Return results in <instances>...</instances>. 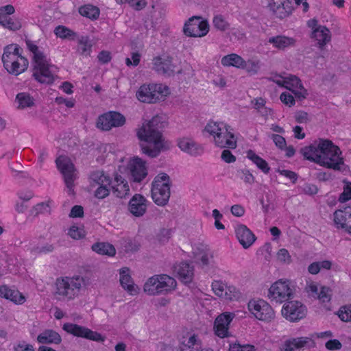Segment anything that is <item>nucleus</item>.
Here are the masks:
<instances>
[{"mask_svg":"<svg viewBox=\"0 0 351 351\" xmlns=\"http://www.w3.org/2000/svg\"><path fill=\"white\" fill-rule=\"evenodd\" d=\"M300 153L306 160L324 167L339 171H343L346 169L341 149L330 140L319 138L301 148Z\"/></svg>","mask_w":351,"mask_h":351,"instance_id":"nucleus-1","label":"nucleus"},{"mask_svg":"<svg viewBox=\"0 0 351 351\" xmlns=\"http://www.w3.org/2000/svg\"><path fill=\"white\" fill-rule=\"evenodd\" d=\"M156 118L145 121L137 130L142 152L151 158L157 157L165 148V140L157 128Z\"/></svg>","mask_w":351,"mask_h":351,"instance_id":"nucleus-2","label":"nucleus"},{"mask_svg":"<svg viewBox=\"0 0 351 351\" xmlns=\"http://www.w3.org/2000/svg\"><path fill=\"white\" fill-rule=\"evenodd\" d=\"M25 43L28 50L32 54L33 77L41 84L53 83L54 75L51 70L53 66L46 54L34 41L27 40Z\"/></svg>","mask_w":351,"mask_h":351,"instance_id":"nucleus-3","label":"nucleus"},{"mask_svg":"<svg viewBox=\"0 0 351 351\" xmlns=\"http://www.w3.org/2000/svg\"><path fill=\"white\" fill-rule=\"evenodd\" d=\"M85 280L81 276L58 278L56 281L55 295L59 300H73L78 296Z\"/></svg>","mask_w":351,"mask_h":351,"instance_id":"nucleus-4","label":"nucleus"},{"mask_svg":"<svg viewBox=\"0 0 351 351\" xmlns=\"http://www.w3.org/2000/svg\"><path fill=\"white\" fill-rule=\"evenodd\" d=\"M2 61L8 71L16 75L25 71L29 65L27 59L20 54L17 45H10L4 49Z\"/></svg>","mask_w":351,"mask_h":351,"instance_id":"nucleus-5","label":"nucleus"},{"mask_svg":"<svg viewBox=\"0 0 351 351\" xmlns=\"http://www.w3.org/2000/svg\"><path fill=\"white\" fill-rule=\"evenodd\" d=\"M176 285V280L168 275H154L147 280L143 290L149 295H165L172 292Z\"/></svg>","mask_w":351,"mask_h":351,"instance_id":"nucleus-6","label":"nucleus"},{"mask_svg":"<svg viewBox=\"0 0 351 351\" xmlns=\"http://www.w3.org/2000/svg\"><path fill=\"white\" fill-rule=\"evenodd\" d=\"M169 93V88L162 84H144L139 87L136 96L141 102L154 104L163 99Z\"/></svg>","mask_w":351,"mask_h":351,"instance_id":"nucleus-7","label":"nucleus"},{"mask_svg":"<svg viewBox=\"0 0 351 351\" xmlns=\"http://www.w3.org/2000/svg\"><path fill=\"white\" fill-rule=\"evenodd\" d=\"M152 197L154 202L159 205H165L170 197V178L165 173L158 174L152 183Z\"/></svg>","mask_w":351,"mask_h":351,"instance_id":"nucleus-8","label":"nucleus"},{"mask_svg":"<svg viewBox=\"0 0 351 351\" xmlns=\"http://www.w3.org/2000/svg\"><path fill=\"white\" fill-rule=\"evenodd\" d=\"M250 313L257 319L270 322L275 318V312L271 305L264 300H251L247 304Z\"/></svg>","mask_w":351,"mask_h":351,"instance_id":"nucleus-9","label":"nucleus"},{"mask_svg":"<svg viewBox=\"0 0 351 351\" xmlns=\"http://www.w3.org/2000/svg\"><path fill=\"white\" fill-rule=\"evenodd\" d=\"M268 297L276 303L287 302L293 297V291L288 280H278L269 289Z\"/></svg>","mask_w":351,"mask_h":351,"instance_id":"nucleus-10","label":"nucleus"},{"mask_svg":"<svg viewBox=\"0 0 351 351\" xmlns=\"http://www.w3.org/2000/svg\"><path fill=\"white\" fill-rule=\"evenodd\" d=\"M56 163L58 170L63 175L64 183L69 189V193H73V182L76 178L74 165L69 158L65 156H59Z\"/></svg>","mask_w":351,"mask_h":351,"instance_id":"nucleus-11","label":"nucleus"},{"mask_svg":"<svg viewBox=\"0 0 351 351\" xmlns=\"http://www.w3.org/2000/svg\"><path fill=\"white\" fill-rule=\"evenodd\" d=\"M62 329L67 333L77 337L84 338L96 342H104L105 340V337L100 333L76 324L65 323L62 326Z\"/></svg>","mask_w":351,"mask_h":351,"instance_id":"nucleus-12","label":"nucleus"},{"mask_svg":"<svg viewBox=\"0 0 351 351\" xmlns=\"http://www.w3.org/2000/svg\"><path fill=\"white\" fill-rule=\"evenodd\" d=\"M208 31V22L199 16L189 19L184 27L185 35L190 37H202L206 35Z\"/></svg>","mask_w":351,"mask_h":351,"instance_id":"nucleus-13","label":"nucleus"},{"mask_svg":"<svg viewBox=\"0 0 351 351\" xmlns=\"http://www.w3.org/2000/svg\"><path fill=\"white\" fill-rule=\"evenodd\" d=\"M125 123V117L119 112L110 111L99 116L97 127L102 130L108 131L112 128H118Z\"/></svg>","mask_w":351,"mask_h":351,"instance_id":"nucleus-14","label":"nucleus"},{"mask_svg":"<svg viewBox=\"0 0 351 351\" xmlns=\"http://www.w3.org/2000/svg\"><path fill=\"white\" fill-rule=\"evenodd\" d=\"M306 313L305 306L298 301L285 303L282 308V315L290 322H296L302 319Z\"/></svg>","mask_w":351,"mask_h":351,"instance_id":"nucleus-15","label":"nucleus"},{"mask_svg":"<svg viewBox=\"0 0 351 351\" xmlns=\"http://www.w3.org/2000/svg\"><path fill=\"white\" fill-rule=\"evenodd\" d=\"M268 7L276 17L285 19L293 10V0H270Z\"/></svg>","mask_w":351,"mask_h":351,"instance_id":"nucleus-16","label":"nucleus"},{"mask_svg":"<svg viewBox=\"0 0 351 351\" xmlns=\"http://www.w3.org/2000/svg\"><path fill=\"white\" fill-rule=\"evenodd\" d=\"M153 69L158 74L170 76L175 73L176 66L169 56H156L152 60Z\"/></svg>","mask_w":351,"mask_h":351,"instance_id":"nucleus-17","label":"nucleus"},{"mask_svg":"<svg viewBox=\"0 0 351 351\" xmlns=\"http://www.w3.org/2000/svg\"><path fill=\"white\" fill-rule=\"evenodd\" d=\"M130 176L134 182H140L147 176V168L144 162L140 158H134L128 165Z\"/></svg>","mask_w":351,"mask_h":351,"instance_id":"nucleus-18","label":"nucleus"},{"mask_svg":"<svg viewBox=\"0 0 351 351\" xmlns=\"http://www.w3.org/2000/svg\"><path fill=\"white\" fill-rule=\"evenodd\" d=\"M234 317V314L232 313L226 312L219 315L215 321V335L221 338L228 337L229 326Z\"/></svg>","mask_w":351,"mask_h":351,"instance_id":"nucleus-19","label":"nucleus"},{"mask_svg":"<svg viewBox=\"0 0 351 351\" xmlns=\"http://www.w3.org/2000/svg\"><path fill=\"white\" fill-rule=\"evenodd\" d=\"M231 130H232L228 125L222 127V131L219 135H217L215 140L214 141L216 146L221 148H236L237 139Z\"/></svg>","mask_w":351,"mask_h":351,"instance_id":"nucleus-20","label":"nucleus"},{"mask_svg":"<svg viewBox=\"0 0 351 351\" xmlns=\"http://www.w3.org/2000/svg\"><path fill=\"white\" fill-rule=\"evenodd\" d=\"M110 186L113 194L117 197L123 198L129 195L130 186L128 181L118 173L114 174V178L111 179Z\"/></svg>","mask_w":351,"mask_h":351,"instance_id":"nucleus-21","label":"nucleus"},{"mask_svg":"<svg viewBox=\"0 0 351 351\" xmlns=\"http://www.w3.org/2000/svg\"><path fill=\"white\" fill-rule=\"evenodd\" d=\"M234 232L239 242L245 249L250 247L256 240L255 235L245 225L239 224L236 226Z\"/></svg>","mask_w":351,"mask_h":351,"instance_id":"nucleus-22","label":"nucleus"},{"mask_svg":"<svg viewBox=\"0 0 351 351\" xmlns=\"http://www.w3.org/2000/svg\"><path fill=\"white\" fill-rule=\"evenodd\" d=\"M128 209L135 217L143 216L147 210V200L141 194H135L129 202Z\"/></svg>","mask_w":351,"mask_h":351,"instance_id":"nucleus-23","label":"nucleus"},{"mask_svg":"<svg viewBox=\"0 0 351 351\" xmlns=\"http://www.w3.org/2000/svg\"><path fill=\"white\" fill-rule=\"evenodd\" d=\"M334 222L337 228H346L351 233V207L334 213Z\"/></svg>","mask_w":351,"mask_h":351,"instance_id":"nucleus-24","label":"nucleus"},{"mask_svg":"<svg viewBox=\"0 0 351 351\" xmlns=\"http://www.w3.org/2000/svg\"><path fill=\"white\" fill-rule=\"evenodd\" d=\"M195 258L199 261L203 266H207L215 263L214 252L207 245L199 244L194 252Z\"/></svg>","mask_w":351,"mask_h":351,"instance_id":"nucleus-25","label":"nucleus"},{"mask_svg":"<svg viewBox=\"0 0 351 351\" xmlns=\"http://www.w3.org/2000/svg\"><path fill=\"white\" fill-rule=\"evenodd\" d=\"M286 88L291 90L295 97L304 99L307 95V90L304 88L301 80L295 75L286 77Z\"/></svg>","mask_w":351,"mask_h":351,"instance_id":"nucleus-26","label":"nucleus"},{"mask_svg":"<svg viewBox=\"0 0 351 351\" xmlns=\"http://www.w3.org/2000/svg\"><path fill=\"white\" fill-rule=\"evenodd\" d=\"M120 283L121 287L126 290L130 295H136L138 293V287L134 285L133 280L130 274V269L128 267H123L120 269Z\"/></svg>","mask_w":351,"mask_h":351,"instance_id":"nucleus-27","label":"nucleus"},{"mask_svg":"<svg viewBox=\"0 0 351 351\" xmlns=\"http://www.w3.org/2000/svg\"><path fill=\"white\" fill-rule=\"evenodd\" d=\"M178 147L183 152L194 156H199L203 152L202 147L189 138H181L178 141Z\"/></svg>","mask_w":351,"mask_h":351,"instance_id":"nucleus-28","label":"nucleus"},{"mask_svg":"<svg viewBox=\"0 0 351 351\" xmlns=\"http://www.w3.org/2000/svg\"><path fill=\"white\" fill-rule=\"evenodd\" d=\"M0 296L14 302L22 304L25 302V298L18 290L11 289L6 285L0 286Z\"/></svg>","mask_w":351,"mask_h":351,"instance_id":"nucleus-29","label":"nucleus"},{"mask_svg":"<svg viewBox=\"0 0 351 351\" xmlns=\"http://www.w3.org/2000/svg\"><path fill=\"white\" fill-rule=\"evenodd\" d=\"M37 341L43 344H59L62 341L61 336L55 330L47 329L38 335Z\"/></svg>","mask_w":351,"mask_h":351,"instance_id":"nucleus-30","label":"nucleus"},{"mask_svg":"<svg viewBox=\"0 0 351 351\" xmlns=\"http://www.w3.org/2000/svg\"><path fill=\"white\" fill-rule=\"evenodd\" d=\"M267 42L273 45L274 47L283 50L287 47L293 46L295 41L293 38L278 35L269 38Z\"/></svg>","mask_w":351,"mask_h":351,"instance_id":"nucleus-31","label":"nucleus"},{"mask_svg":"<svg viewBox=\"0 0 351 351\" xmlns=\"http://www.w3.org/2000/svg\"><path fill=\"white\" fill-rule=\"evenodd\" d=\"M202 343L196 335L184 337L181 343V351H198L201 349Z\"/></svg>","mask_w":351,"mask_h":351,"instance_id":"nucleus-32","label":"nucleus"},{"mask_svg":"<svg viewBox=\"0 0 351 351\" xmlns=\"http://www.w3.org/2000/svg\"><path fill=\"white\" fill-rule=\"evenodd\" d=\"M308 337L292 338L287 340L283 345L284 351H295L304 348L310 341Z\"/></svg>","mask_w":351,"mask_h":351,"instance_id":"nucleus-33","label":"nucleus"},{"mask_svg":"<svg viewBox=\"0 0 351 351\" xmlns=\"http://www.w3.org/2000/svg\"><path fill=\"white\" fill-rule=\"evenodd\" d=\"M177 273L181 281L187 284L193 280V267L187 263H181L177 268Z\"/></svg>","mask_w":351,"mask_h":351,"instance_id":"nucleus-34","label":"nucleus"},{"mask_svg":"<svg viewBox=\"0 0 351 351\" xmlns=\"http://www.w3.org/2000/svg\"><path fill=\"white\" fill-rule=\"evenodd\" d=\"M313 37L317 40L320 47L325 45L330 40V31L324 26H318L313 29Z\"/></svg>","mask_w":351,"mask_h":351,"instance_id":"nucleus-35","label":"nucleus"},{"mask_svg":"<svg viewBox=\"0 0 351 351\" xmlns=\"http://www.w3.org/2000/svg\"><path fill=\"white\" fill-rule=\"evenodd\" d=\"M221 63L224 66H234L241 69L243 67L244 59L236 53H231L223 56L221 58Z\"/></svg>","mask_w":351,"mask_h":351,"instance_id":"nucleus-36","label":"nucleus"},{"mask_svg":"<svg viewBox=\"0 0 351 351\" xmlns=\"http://www.w3.org/2000/svg\"><path fill=\"white\" fill-rule=\"evenodd\" d=\"M90 183L93 186L96 185H110L111 182V178L106 175L103 171H96L93 172L90 176Z\"/></svg>","mask_w":351,"mask_h":351,"instance_id":"nucleus-37","label":"nucleus"},{"mask_svg":"<svg viewBox=\"0 0 351 351\" xmlns=\"http://www.w3.org/2000/svg\"><path fill=\"white\" fill-rule=\"evenodd\" d=\"M247 158L252 160L264 173L267 174L269 172L270 167L267 161L256 154L254 151L248 150L247 152Z\"/></svg>","mask_w":351,"mask_h":351,"instance_id":"nucleus-38","label":"nucleus"},{"mask_svg":"<svg viewBox=\"0 0 351 351\" xmlns=\"http://www.w3.org/2000/svg\"><path fill=\"white\" fill-rule=\"evenodd\" d=\"M92 250L99 254L112 256L116 254L114 247L108 243H97L92 245Z\"/></svg>","mask_w":351,"mask_h":351,"instance_id":"nucleus-39","label":"nucleus"},{"mask_svg":"<svg viewBox=\"0 0 351 351\" xmlns=\"http://www.w3.org/2000/svg\"><path fill=\"white\" fill-rule=\"evenodd\" d=\"M92 43L88 36H82L78 40L77 51L83 56H89L92 51Z\"/></svg>","mask_w":351,"mask_h":351,"instance_id":"nucleus-40","label":"nucleus"},{"mask_svg":"<svg viewBox=\"0 0 351 351\" xmlns=\"http://www.w3.org/2000/svg\"><path fill=\"white\" fill-rule=\"evenodd\" d=\"M243 66L241 69L245 70L250 75H256L261 69V61L256 58L248 59L247 60H244Z\"/></svg>","mask_w":351,"mask_h":351,"instance_id":"nucleus-41","label":"nucleus"},{"mask_svg":"<svg viewBox=\"0 0 351 351\" xmlns=\"http://www.w3.org/2000/svg\"><path fill=\"white\" fill-rule=\"evenodd\" d=\"M80 14L92 20L97 19L99 16V10L92 5H85L79 9Z\"/></svg>","mask_w":351,"mask_h":351,"instance_id":"nucleus-42","label":"nucleus"},{"mask_svg":"<svg viewBox=\"0 0 351 351\" xmlns=\"http://www.w3.org/2000/svg\"><path fill=\"white\" fill-rule=\"evenodd\" d=\"M227 125L223 122H214L210 121L205 127V131L213 136L214 141L217 135H219L222 131V127H226Z\"/></svg>","mask_w":351,"mask_h":351,"instance_id":"nucleus-43","label":"nucleus"},{"mask_svg":"<svg viewBox=\"0 0 351 351\" xmlns=\"http://www.w3.org/2000/svg\"><path fill=\"white\" fill-rule=\"evenodd\" d=\"M16 100L19 104V108H25L34 105V99L26 93H20L16 95Z\"/></svg>","mask_w":351,"mask_h":351,"instance_id":"nucleus-44","label":"nucleus"},{"mask_svg":"<svg viewBox=\"0 0 351 351\" xmlns=\"http://www.w3.org/2000/svg\"><path fill=\"white\" fill-rule=\"evenodd\" d=\"M213 23L216 29L223 32L227 30L230 27V24L226 20L225 17L221 14L214 16Z\"/></svg>","mask_w":351,"mask_h":351,"instance_id":"nucleus-45","label":"nucleus"},{"mask_svg":"<svg viewBox=\"0 0 351 351\" xmlns=\"http://www.w3.org/2000/svg\"><path fill=\"white\" fill-rule=\"evenodd\" d=\"M14 8L12 5H7L0 8V25L7 21L10 15L14 12Z\"/></svg>","mask_w":351,"mask_h":351,"instance_id":"nucleus-46","label":"nucleus"},{"mask_svg":"<svg viewBox=\"0 0 351 351\" xmlns=\"http://www.w3.org/2000/svg\"><path fill=\"white\" fill-rule=\"evenodd\" d=\"M340 319L345 322H351V304L341 306L338 311Z\"/></svg>","mask_w":351,"mask_h":351,"instance_id":"nucleus-47","label":"nucleus"},{"mask_svg":"<svg viewBox=\"0 0 351 351\" xmlns=\"http://www.w3.org/2000/svg\"><path fill=\"white\" fill-rule=\"evenodd\" d=\"M54 34L57 37L61 38H66L75 35V33L72 30L63 25L56 27L54 29Z\"/></svg>","mask_w":351,"mask_h":351,"instance_id":"nucleus-48","label":"nucleus"},{"mask_svg":"<svg viewBox=\"0 0 351 351\" xmlns=\"http://www.w3.org/2000/svg\"><path fill=\"white\" fill-rule=\"evenodd\" d=\"M117 3H128L131 7L136 10H141L143 9L147 2L145 0H116Z\"/></svg>","mask_w":351,"mask_h":351,"instance_id":"nucleus-49","label":"nucleus"},{"mask_svg":"<svg viewBox=\"0 0 351 351\" xmlns=\"http://www.w3.org/2000/svg\"><path fill=\"white\" fill-rule=\"evenodd\" d=\"M212 289L215 293L219 297L223 296L224 293L226 295H228L227 292L226 291V286L221 281H213L212 282Z\"/></svg>","mask_w":351,"mask_h":351,"instance_id":"nucleus-50","label":"nucleus"},{"mask_svg":"<svg viewBox=\"0 0 351 351\" xmlns=\"http://www.w3.org/2000/svg\"><path fill=\"white\" fill-rule=\"evenodd\" d=\"M268 136L273 141V142L278 148L282 150H283L285 148L287 145V142L283 136L277 134H270L268 135Z\"/></svg>","mask_w":351,"mask_h":351,"instance_id":"nucleus-51","label":"nucleus"},{"mask_svg":"<svg viewBox=\"0 0 351 351\" xmlns=\"http://www.w3.org/2000/svg\"><path fill=\"white\" fill-rule=\"evenodd\" d=\"M2 26L10 30L16 31L21 28V24L17 19L10 16Z\"/></svg>","mask_w":351,"mask_h":351,"instance_id":"nucleus-52","label":"nucleus"},{"mask_svg":"<svg viewBox=\"0 0 351 351\" xmlns=\"http://www.w3.org/2000/svg\"><path fill=\"white\" fill-rule=\"evenodd\" d=\"M68 234L73 239H80L85 236V231L83 228L73 226L70 228Z\"/></svg>","mask_w":351,"mask_h":351,"instance_id":"nucleus-53","label":"nucleus"},{"mask_svg":"<svg viewBox=\"0 0 351 351\" xmlns=\"http://www.w3.org/2000/svg\"><path fill=\"white\" fill-rule=\"evenodd\" d=\"M171 229L163 228L160 230L157 235V239L160 243L165 244L167 243L171 237Z\"/></svg>","mask_w":351,"mask_h":351,"instance_id":"nucleus-54","label":"nucleus"},{"mask_svg":"<svg viewBox=\"0 0 351 351\" xmlns=\"http://www.w3.org/2000/svg\"><path fill=\"white\" fill-rule=\"evenodd\" d=\"M331 290L326 287H322L318 293L316 299H319L322 302H328L330 300Z\"/></svg>","mask_w":351,"mask_h":351,"instance_id":"nucleus-55","label":"nucleus"},{"mask_svg":"<svg viewBox=\"0 0 351 351\" xmlns=\"http://www.w3.org/2000/svg\"><path fill=\"white\" fill-rule=\"evenodd\" d=\"M108 184L99 186L95 191V196L98 199H104L109 195L110 189Z\"/></svg>","mask_w":351,"mask_h":351,"instance_id":"nucleus-56","label":"nucleus"},{"mask_svg":"<svg viewBox=\"0 0 351 351\" xmlns=\"http://www.w3.org/2000/svg\"><path fill=\"white\" fill-rule=\"evenodd\" d=\"M277 258L279 261L285 263H290L291 261V256L287 250L282 248L277 253Z\"/></svg>","mask_w":351,"mask_h":351,"instance_id":"nucleus-57","label":"nucleus"},{"mask_svg":"<svg viewBox=\"0 0 351 351\" xmlns=\"http://www.w3.org/2000/svg\"><path fill=\"white\" fill-rule=\"evenodd\" d=\"M54 249V247L51 244L47 243L43 246L34 247L32 252L34 254H47L49 252H51Z\"/></svg>","mask_w":351,"mask_h":351,"instance_id":"nucleus-58","label":"nucleus"},{"mask_svg":"<svg viewBox=\"0 0 351 351\" xmlns=\"http://www.w3.org/2000/svg\"><path fill=\"white\" fill-rule=\"evenodd\" d=\"M305 290L310 296L314 298H316L319 293L317 285L314 282H307Z\"/></svg>","mask_w":351,"mask_h":351,"instance_id":"nucleus-59","label":"nucleus"},{"mask_svg":"<svg viewBox=\"0 0 351 351\" xmlns=\"http://www.w3.org/2000/svg\"><path fill=\"white\" fill-rule=\"evenodd\" d=\"M230 351H254V347L253 346L246 344H233L230 346Z\"/></svg>","mask_w":351,"mask_h":351,"instance_id":"nucleus-60","label":"nucleus"},{"mask_svg":"<svg viewBox=\"0 0 351 351\" xmlns=\"http://www.w3.org/2000/svg\"><path fill=\"white\" fill-rule=\"evenodd\" d=\"M280 99L281 101L289 106H292L295 104V99L289 93H282Z\"/></svg>","mask_w":351,"mask_h":351,"instance_id":"nucleus-61","label":"nucleus"},{"mask_svg":"<svg viewBox=\"0 0 351 351\" xmlns=\"http://www.w3.org/2000/svg\"><path fill=\"white\" fill-rule=\"evenodd\" d=\"M141 55L138 53H132L131 58H127L125 59V64L130 66L131 65L136 66L140 62Z\"/></svg>","mask_w":351,"mask_h":351,"instance_id":"nucleus-62","label":"nucleus"},{"mask_svg":"<svg viewBox=\"0 0 351 351\" xmlns=\"http://www.w3.org/2000/svg\"><path fill=\"white\" fill-rule=\"evenodd\" d=\"M36 213H50L51 208L49 202H42L35 206Z\"/></svg>","mask_w":351,"mask_h":351,"instance_id":"nucleus-63","label":"nucleus"},{"mask_svg":"<svg viewBox=\"0 0 351 351\" xmlns=\"http://www.w3.org/2000/svg\"><path fill=\"white\" fill-rule=\"evenodd\" d=\"M13 351H35L34 347L25 342L19 343L15 345Z\"/></svg>","mask_w":351,"mask_h":351,"instance_id":"nucleus-64","label":"nucleus"}]
</instances>
